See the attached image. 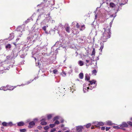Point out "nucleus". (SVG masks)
<instances>
[{
    "label": "nucleus",
    "mask_w": 132,
    "mask_h": 132,
    "mask_svg": "<svg viewBox=\"0 0 132 132\" xmlns=\"http://www.w3.org/2000/svg\"><path fill=\"white\" fill-rule=\"evenodd\" d=\"M110 28L109 27H107L106 29L105 28H103L104 31L101 38V40L103 42H106L107 39L110 38L111 34L110 32Z\"/></svg>",
    "instance_id": "1"
},
{
    "label": "nucleus",
    "mask_w": 132,
    "mask_h": 132,
    "mask_svg": "<svg viewBox=\"0 0 132 132\" xmlns=\"http://www.w3.org/2000/svg\"><path fill=\"white\" fill-rule=\"evenodd\" d=\"M89 82L90 83L89 85V87H87V90L90 89L92 90V89L96 87V81L95 80H93L92 81H89Z\"/></svg>",
    "instance_id": "2"
},
{
    "label": "nucleus",
    "mask_w": 132,
    "mask_h": 132,
    "mask_svg": "<svg viewBox=\"0 0 132 132\" xmlns=\"http://www.w3.org/2000/svg\"><path fill=\"white\" fill-rule=\"evenodd\" d=\"M19 50L17 48H14L12 51L11 55H12L13 58L16 57L18 55V53H19Z\"/></svg>",
    "instance_id": "3"
},
{
    "label": "nucleus",
    "mask_w": 132,
    "mask_h": 132,
    "mask_svg": "<svg viewBox=\"0 0 132 132\" xmlns=\"http://www.w3.org/2000/svg\"><path fill=\"white\" fill-rule=\"evenodd\" d=\"M32 35H31L30 34H29L28 35V36L27 37V39L29 40H30V41L32 39V38L34 37V35L35 36V37L37 36L38 35V32H37V33L35 32H32Z\"/></svg>",
    "instance_id": "4"
},
{
    "label": "nucleus",
    "mask_w": 132,
    "mask_h": 132,
    "mask_svg": "<svg viewBox=\"0 0 132 132\" xmlns=\"http://www.w3.org/2000/svg\"><path fill=\"white\" fill-rule=\"evenodd\" d=\"M19 52L20 56L21 58H24L27 55V53H26V51L25 50H20L19 51Z\"/></svg>",
    "instance_id": "5"
},
{
    "label": "nucleus",
    "mask_w": 132,
    "mask_h": 132,
    "mask_svg": "<svg viewBox=\"0 0 132 132\" xmlns=\"http://www.w3.org/2000/svg\"><path fill=\"white\" fill-rule=\"evenodd\" d=\"M64 40V39L63 38H62L59 41H57L56 43L51 48L52 50V49L54 47V46H59L61 47V43H62V42H61V41L63 42V41Z\"/></svg>",
    "instance_id": "6"
},
{
    "label": "nucleus",
    "mask_w": 132,
    "mask_h": 132,
    "mask_svg": "<svg viewBox=\"0 0 132 132\" xmlns=\"http://www.w3.org/2000/svg\"><path fill=\"white\" fill-rule=\"evenodd\" d=\"M21 86L20 85H18L17 86H13L9 85H7L6 86V90H13L17 86Z\"/></svg>",
    "instance_id": "7"
},
{
    "label": "nucleus",
    "mask_w": 132,
    "mask_h": 132,
    "mask_svg": "<svg viewBox=\"0 0 132 132\" xmlns=\"http://www.w3.org/2000/svg\"><path fill=\"white\" fill-rule=\"evenodd\" d=\"M83 129V127L81 126H79L76 127V129L78 132H82Z\"/></svg>",
    "instance_id": "8"
},
{
    "label": "nucleus",
    "mask_w": 132,
    "mask_h": 132,
    "mask_svg": "<svg viewBox=\"0 0 132 132\" xmlns=\"http://www.w3.org/2000/svg\"><path fill=\"white\" fill-rule=\"evenodd\" d=\"M128 125L127 123L125 122H123L122 123V124L120 125V128L125 130V129H123L124 127H127Z\"/></svg>",
    "instance_id": "9"
},
{
    "label": "nucleus",
    "mask_w": 132,
    "mask_h": 132,
    "mask_svg": "<svg viewBox=\"0 0 132 132\" xmlns=\"http://www.w3.org/2000/svg\"><path fill=\"white\" fill-rule=\"evenodd\" d=\"M50 14V13H48V16L47 18H46L44 20L46 22H49L52 20L51 17L49 16Z\"/></svg>",
    "instance_id": "10"
},
{
    "label": "nucleus",
    "mask_w": 132,
    "mask_h": 132,
    "mask_svg": "<svg viewBox=\"0 0 132 132\" xmlns=\"http://www.w3.org/2000/svg\"><path fill=\"white\" fill-rule=\"evenodd\" d=\"M29 124L28 127L32 128L35 125V123L34 121H32L29 122Z\"/></svg>",
    "instance_id": "11"
},
{
    "label": "nucleus",
    "mask_w": 132,
    "mask_h": 132,
    "mask_svg": "<svg viewBox=\"0 0 132 132\" xmlns=\"http://www.w3.org/2000/svg\"><path fill=\"white\" fill-rule=\"evenodd\" d=\"M95 125H97L99 126H103L104 125V123L102 122H94Z\"/></svg>",
    "instance_id": "12"
},
{
    "label": "nucleus",
    "mask_w": 132,
    "mask_h": 132,
    "mask_svg": "<svg viewBox=\"0 0 132 132\" xmlns=\"http://www.w3.org/2000/svg\"><path fill=\"white\" fill-rule=\"evenodd\" d=\"M48 27V26L47 25L46 26H44L42 27V29L44 30L45 31V32L47 34H48V32L47 31H46V28H47Z\"/></svg>",
    "instance_id": "13"
},
{
    "label": "nucleus",
    "mask_w": 132,
    "mask_h": 132,
    "mask_svg": "<svg viewBox=\"0 0 132 132\" xmlns=\"http://www.w3.org/2000/svg\"><path fill=\"white\" fill-rule=\"evenodd\" d=\"M14 33H13L12 32L10 34V37H9V40H12L14 38Z\"/></svg>",
    "instance_id": "14"
},
{
    "label": "nucleus",
    "mask_w": 132,
    "mask_h": 132,
    "mask_svg": "<svg viewBox=\"0 0 132 132\" xmlns=\"http://www.w3.org/2000/svg\"><path fill=\"white\" fill-rule=\"evenodd\" d=\"M17 125L19 126H23L24 124L23 121H21L17 123Z\"/></svg>",
    "instance_id": "15"
},
{
    "label": "nucleus",
    "mask_w": 132,
    "mask_h": 132,
    "mask_svg": "<svg viewBox=\"0 0 132 132\" xmlns=\"http://www.w3.org/2000/svg\"><path fill=\"white\" fill-rule=\"evenodd\" d=\"M31 19H32L31 17H30L25 22H24L23 24L24 25H25L30 21V20Z\"/></svg>",
    "instance_id": "16"
},
{
    "label": "nucleus",
    "mask_w": 132,
    "mask_h": 132,
    "mask_svg": "<svg viewBox=\"0 0 132 132\" xmlns=\"http://www.w3.org/2000/svg\"><path fill=\"white\" fill-rule=\"evenodd\" d=\"M14 58L12 55H11L7 56L6 57V59L7 60H10Z\"/></svg>",
    "instance_id": "17"
},
{
    "label": "nucleus",
    "mask_w": 132,
    "mask_h": 132,
    "mask_svg": "<svg viewBox=\"0 0 132 132\" xmlns=\"http://www.w3.org/2000/svg\"><path fill=\"white\" fill-rule=\"evenodd\" d=\"M109 5L110 7L112 8H114L116 6L115 4L114 3L112 2L110 3Z\"/></svg>",
    "instance_id": "18"
},
{
    "label": "nucleus",
    "mask_w": 132,
    "mask_h": 132,
    "mask_svg": "<svg viewBox=\"0 0 132 132\" xmlns=\"http://www.w3.org/2000/svg\"><path fill=\"white\" fill-rule=\"evenodd\" d=\"M78 64L80 66H82L84 65L83 62L81 60L79 61L78 62Z\"/></svg>",
    "instance_id": "19"
},
{
    "label": "nucleus",
    "mask_w": 132,
    "mask_h": 132,
    "mask_svg": "<svg viewBox=\"0 0 132 132\" xmlns=\"http://www.w3.org/2000/svg\"><path fill=\"white\" fill-rule=\"evenodd\" d=\"M90 79V77L88 75L86 74L85 75V80L87 81H88Z\"/></svg>",
    "instance_id": "20"
},
{
    "label": "nucleus",
    "mask_w": 132,
    "mask_h": 132,
    "mask_svg": "<svg viewBox=\"0 0 132 132\" xmlns=\"http://www.w3.org/2000/svg\"><path fill=\"white\" fill-rule=\"evenodd\" d=\"M83 74L82 73H80L79 74V77L80 79H82L83 78Z\"/></svg>",
    "instance_id": "21"
},
{
    "label": "nucleus",
    "mask_w": 132,
    "mask_h": 132,
    "mask_svg": "<svg viewBox=\"0 0 132 132\" xmlns=\"http://www.w3.org/2000/svg\"><path fill=\"white\" fill-rule=\"evenodd\" d=\"M6 86H2L0 88V90L6 91Z\"/></svg>",
    "instance_id": "22"
},
{
    "label": "nucleus",
    "mask_w": 132,
    "mask_h": 132,
    "mask_svg": "<svg viewBox=\"0 0 132 132\" xmlns=\"http://www.w3.org/2000/svg\"><path fill=\"white\" fill-rule=\"evenodd\" d=\"M11 47V45L10 44H8L5 46V48L7 50L10 48Z\"/></svg>",
    "instance_id": "23"
},
{
    "label": "nucleus",
    "mask_w": 132,
    "mask_h": 132,
    "mask_svg": "<svg viewBox=\"0 0 132 132\" xmlns=\"http://www.w3.org/2000/svg\"><path fill=\"white\" fill-rule=\"evenodd\" d=\"M100 45H101V46L100 49L101 50V52H102V50L103 48V47H104V44L102 43H100Z\"/></svg>",
    "instance_id": "24"
},
{
    "label": "nucleus",
    "mask_w": 132,
    "mask_h": 132,
    "mask_svg": "<svg viewBox=\"0 0 132 132\" xmlns=\"http://www.w3.org/2000/svg\"><path fill=\"white\" fill-rule=\"evenodd\" d=\"M65 30L68 33H69L70 32V27L69 26H67L65 28Z\"/></svg>",
    "instance_id": "25"
},
{
    "label": "nucleus",
    "mask_w": 132,
    "mask_h": 132,
    "mask_svg": "<svg viewBox=\"0 0 132 132\" xmlns=\"http://www.w3.org/2000/svg\"><path fill=\"white\" fill-rule=\"evenodd\" d=\"M22 29V28L21 26L18 27L17 28L16 30L18 31H20Z\"/></svg>",
    "instance_id": "26"
},
{
    "label": "nucleus",
    "mask_w": 132,
    "mask_h": 132,
    "mask_svg": "<svg viewBox=\"0 0 132 132\" xmlns=\"http://www.w3.org/2000/svg\"><path fill=\"white\" fill-rule=\"evenodd\" d=\"M107 125H112L111 121H108L106 122Z\"/></svg>",
    "instance_id": "27"
},
{
    "label": "nucleus",
    "mask_w": 132,
    "mask_h": 132,
    "mask_svg": "<svg viewBox=\"0 0 132 132\" xmlns=\"http://www.w3.org/2000/svg\"><path fill=\"white\" fill-rule=\"evenodd\" d=\"M58 29H61L62 30L63 29V25L62 24L60 23L58 26Z\"/></svg>",
    "instance_id": "28"
},
{
    "label": "nucleus",
    "mask_w": 132,
    "mask_h": 132,
    "mask_svg": "<svg viewBox=\"0 0 132 132\" xmlns=\"http://www.w3.org/2000/svg\"><path fill=\"white\" fill-rule=\"evenodd\" d=\"M41 121L40 124L43 125H46L47 124L46 122L44 121Z\"/></svg>",
    "instance_id": "29"
},
{
    "label": "nucleus",
    "mask_w": 132,
    "mask_h": 132,
    "mask_svg": "<svg viewBox=\"0 0 132 132\" xmlns=\"http://www.w3.org/2000/svg\"><path fill=\"white\" fill-rule=\"evenodd\" d=\"M97 72V71L96 69H94L92 71V74H94L95 75H96V73Z\"/></svg>",
    "instance_id": "30"
},
{
    "label": "nucleus",
    "mask_w": 132,
    "mask_h": 132,
    "mask_svg": "<svg viewBox=\"0 0 132 132\" xmlns=\"http://www.w3.org/2000/svg\"><path fill=\"white\" fill-rule=\"evenodd\" d=\"M61 75L63 77H65L66 75V73L65 72L63 71L61 73Z\"/></svg>",
    "instance_id": "31"
},
{
    "label": "nucleus",
    "mask_w": 132,
    "mask_h": 132,
    "mask_svg": "<svg viewBox=\"0 0 132 132\" xmlns=\"http://www.w3.org/2000/svg\"><path fill=\"white\" fill-rule=\"evenodd\" d=\"M2 125L4 126H7V123L6 122H4L2 123Z\"/></svg>",
    "instance_id": "32"
},
{
    "label": "nucleus",
    "mask_w": 132,
    "mask_h": 132,
    "mask_svg": "<svg viewBox=\"0 0 132 132\" xmlns=\"http://www.w3.org/2000/svg\"><path fill=\"white\" fill-rule=\"evenodd\" d=\"M119 8L118 7L117 10L115 14L114 15H111V17H113L114 18L116 16V15H117L116 13H117V12H118V11H119Z\"/></svg>",
    "instance_id": "33"
},
{
    "label": "nucleus",
    "mask_w": 132,
    "mask_h": 132,
    "mask_svg": "<svg viewBox=\"0 0 132 132\" xmlns=\"http://www.w3.org/2000/svg\"><path fill=\"white\" fill-rule=\"evenodd\" d=\"M20 131V132H26L27 130L26 129H21L19 130Z\"/></svg>",
    "instance_id": "34"
},
{
    "label": "nucleus",
    "mask_w": 132,
    "mask_h": 132,
    "mask_svg": "<svg viewBox=\"0 0 132 132\" xmlns=\"http://www.w3.org/2000/svg\"><path fill=\"white\" fill-rule=\"evenodd\" d=\"M13 125V124L11 122H10L7 123V126H12Z\"/></svg>",
    "instance_id": "35"
},
{
    "label": "nucleus",
    "mask_w": 132,
    "mask_h": 132,
    "mask_svg": "<svg viewBox=\"0 0 132 132\" xmlns=\"http://www.w3.org/2000/svg\"><path fill=\"white\" fill-rule=\"evenodd\" d=\"M53 72L54 74H57L58 72V70L56 69H55L53 70Z\"/></svg>",
    "instance_id": "36"
},
{
    "label": "nucleus",
    "mask_w": 132,
    "mask_h": 132,
    "mask_svg": "<svg viewBox=\"0 0 132 132\" xmlns=\"http://www.w3.org/2000/svg\"><path fill=\"white\" fill-rule=\"evenodd\" d=\"M59 117L58 116H56L53 119V121H54L55 120H57V119H59Z\"/></svg>",
    "instance_id": "37"
},
{
    "label": "nucleus",
    "mask_w": 132,
    "mask_h": 132,
    "mask_svg": "<svg viewBox=\"0 0 132 132\" xmlns=\"http://www.w3.org/2000/svg\"><path fill=\"white\" fill-rule=\"evenodd\" d=\"M91 124L90 123H89L87 124L86 125V127L87 128H89L91 126Z\"/></svg>",
    "instance_id": "38"
},
{
    "label": "nucleus",
    "mask_w": 132,
    "mask_h": 132,
    "mask_svg": "<svg viewBox=\"0 0 132 132\" xmlns=\"http://www.w3.org/2000/svg\"><path fill=\"white\" fill-rule=\"evenodd\" d=\"M52 117V115L51 114L48 115L47 116V118L48 119H49L51 118Z\"/></svg>",
    "instance_id": "39"
},
{
    "label": "nucleus",
    "mask_w": 132,
    "mask_h": 132,
    "mask_svg": "<svg viewBox=\"0 0 132 132\" xmlns=\"http://www.w3.org/2000/svg\"><path fill=\"white\" fill-rule=\"evenodd\" d=\"M41 118H42V119L40 120V121H45L46 120V117H43Z\"/></svg>",
    "instance_id": "40"
},
{
    "label": "nucleus",
    "mask_w": 132,
    "mask_h": 132,
    "mask_svg": "<svg viewBox=\"0 0 132 132\" xmlns=\"http://www.w3.org/2000/svg\"><path fill=\"white\" fill-rule=\"evenodd\" d=\"M44 129L45 130H47L50 127H49L48 126H46L44 127Z\"/></svg>",
    "instance_id": "41"
},
{
    "label": "nucleus",
    "mask_w": 132,
    "mask_h": 132,
    "mask_svg": "<svg viewBox=\"0 0 132 132\" xmlns=\"http://www.w3.org/2000/svg\"><path fill=\"white\" fill-rule=\"evenodd\" d=\"M95 49L94 48L93 49V50L92 51V53L91 54V55H94L95 54Z\"/></svg>",
    "instance_id": "42"
},
{
    "label": "nucleus",
    "mask_w": 132,
    "mask_h": 132,
    "mask_svg": "<svg viewBox=\"0 0 132 132\" xmlns=\"http://www.w3.org/2000/svg\"><path fill=\"white\" fill-rule=\"evenodd\" d=\"M85 27L84 25H83L81 26V28H80V30L82 31L85 29Z\"/></svg>",
    "instance_id": "43"
},
{
    "label": "nucleus",
    "mask_w": 132,
    "mask_h": 132,
    "mask_svg": "<svg viewBox=\"0 0 132 132\" xmlns=\"http://www.w3.org/2000/svg\"><path fill=\"white\" fill-rule=\"evenodd\" d=\"M55 125L54 124H50V127L51 128H53L55 126Z\"/></svg>",
    "instance_id": "44"
},
{
    "label": "nucleus",
    "mask_w": 132,
    "mask_h": 132,
    "mask_svg": "<svg viewBox=\"0 0 132 132\" xmlns=\"http://www.w3.org/2000/svg\"><path fill=\"white\" fill-rule=\"evenodd\" d=\"M59 123V122L57 120H56L54 122V124L55 125H58Z\"/></svg>",
    "instance_id": "45"
},
{
    "label": "nucleus",
    "mask_w": 132,
    "mask_h": 132,
    "mask_svg": "<svg viewBox=\"0 0 132 132\" xmlns=\"http://www.w3.org/2000/svg\"><path fill=\"white\" fill-rule=\"evenodd\" d=\"M113 128L115 129H119L120 128V127H119L118 126H114L113 127Z\"/></svg>",
    "instance_id": "46"
},
{
    "label": "nucleus",
    "mask_w": 132,
    "mask_h": 132,
    "mask_svg": "<svg viewBox=\"0 0 132 132\" xmlns=\"http://www.w3.org/2000/svg\"><path fill=\"white\" fill-rule=\"evenodd\" d=\"M34 80H30L28 81L27 83L26 84H27V85L29 84L31 82H32V81Z\"/></svg>",
    "instance_id": "47"
},
{
    "label": "nucleus",
    "mask_w": 132,
    "mask_h": 132,
    "mask_svg": "<svg viewBox=\"0 0 132 132\" xmlns=\"http://www.w3.org/2000/svg\"><path fill=\"white\" fill-rule=\"evenodd\" d=\"M128 124L131 126H132V122L130 121H128L127 122Z\"/></svg>",
    "instance_id": "48"
},
{
    "label": "nucleus",
    "mask_w": 132,
    "mask_h": 132,
    "mask_svg": "<svg viewBox=\"0 0 132 132\" xmlns=\"http://www.w3.org/2000/svg\"><path fill=\"white\" fill-rule=\"evenodd\" d=\"M61 42H62V43H61V47H62L63 48H64L65 46H63V44H64L63 40V42L62 41H61Z\"/></svg>",
    "instance_id": "49"
},
{
    "label": "nucleus",
    "mask_w": 132,
    "mask_h": 132,
    "mask_svg": "<svg viewBox=\"0 0 132 132\" xmlns=\"http://www.w3.org/2000/svg\"><path fill=\"white\" fill-rule=\"evenodd\" d=\"M55 130H56L55 129V128H53L51 130L50 132H53L54 131H55Z\"/></svg>",
    "instance_id": "50"
},
{
    "label": "nucleus",
    "mask_w": 132,
    "mask_h": 132,
    "mask_svg": "<svg viewBox=\"0 0 132 132\" xmlns=\"http://www.w3.org/2000/svg\"><path fill=\"white\" fill-rule=\"evenodd\" d=\"M110 128H111L110 127H106L105 128V130L106 131H108Z\"/></svg>",
    "instance_id": "51"
},
{
    "label": "nucleus",
    "mask_w": 132,
    "mask_h": 132,
    "mask_svg": "<svg viewBox=\"0 0 132 132\" xmlns=\"http://www.w3.org/2000/svg\"><path fill=\"white\" fill-rule=\"evenodd\" d=\"M76 26L77 28H79L80 27V25L78 23H77Z\"/></svg>",
    "instance_id": "52"
},
{
    "label": "nucleus",
    "mask_w": 132,
    "mask_h": 132,
    "mask_svg": "<svg viewBox=\"0 0 132 132\" xmlns=\"http://www.w3.org/2000/svg\"><path fill=\"white\" fill-rule=\"evenodd\" d=\"M101 129L102 130H104L105 129V127H104L102 126L101 127Z\"/></svg>",
    "instance_id": "53"
},
{
    "label": "nucleus",
    "mask_w": 132,
    "mask_h": 132,
    "mask_svg": "<svg viewBox=\"0 0 132 132\" xmlns=\"http://www.w3.org/2000/svg\"><path fill=\"white\" fill-rule=\"evenodd\" d=\"M38 128L39 129H40L42 128V127L41 126H39L38 127Z\"/></svg>",
    "instance_id": "54"
},
{
    "label": "nucleus",
    "mask_w": 132,
    "mask_h": 132,
    "mask_svg": "<svg viewBox=\"0 0 132 132\" xmlns=\"http://www.w3.org/2000/svg\"><path fill=\"white\" fill-rule=\"evenodd\" d=\"M47 0H44L43 2L41 3L43 4L44 3H45L46 2Z\"/></svg>",
    "instance_id": "55"
},
{
    "label": "nucleus",
    "mask_w": 132,
    "mask_h": 132,
    "mask_svg": "<svg viewBox=\"0 0 132 132\" xmlns=\"http://www.w3.org/2000/svg\"><path fill=\"white\" fill-rule=\"evenodd\" d=\"M61 122L62 123L63 122L64 120L63 119H62L61 120Z\"/></svg>",
    "instance_id": "56"
},
{
    "label": "nucleus",
    "mask_w": 132,
    "mask_h": 132,
    "mask_svg": "<svg viewBox=\"0 0 132 132\" xmlns=\"http://www.w3.org/2000/svg\"><path fill=\"white\" fill-rule=\"evenodd\" d=\"M112 21L111 22H110V25L111 27V25L112 24Z\"/></svg>",
    "instance_id": "57"
},
{
    "label": "nucleus",
    "mask_w": 132,
    "mask_h": 132,
    "mask_svg": "<svg viewBox=\"0 0 132 132\" xmlns=\"http://www.w3.org/2000/svg\"><path fill=\"white\" fill-rule=\"evenodd\" d=\"M89 60H86V62L87 63L89 62Z\"/></svg>",
    "instance_id": "58"
},
{
    "label": "nucleus",
    "mask_w": 132,
    "mask_h": 132,
    "mask_svg": "<svg viewBox=\"0 0 132 132\" xmlns=\"http://www.w3.org/2000/svg\"><path fill=\"white\" fill-rule=\"evenodd\" d=\"M38 77H35L34 78V79L33 80H34V79H38Z\"/></svg>",
    "instance_id": "59"
},
{
    "label": "nucleus",
    "mask_w": 132,
    "mask_h": 132,
    "mask_svg": "<svg viewBox=\"0 0 132 132\" xmlns=\"http://www.w3.org/2000/svg\"><path fill=\"white\" fill-rule=\"evenodd\" d=\"M94 126H92L91 127V128L92 129H93L94 128Z\"/></svg>",
    "instance_id": "60"
},
{
    "label": "nucleus",
    "mask_w": 132,
    "mask_h": 132,
    "mask_svg": "<svg viewBox=\"0 0 132 132\" xmlns=\"http://www.w3.org/2000/svg\"><path fill=\"white\" fill-rule=\"evenodd\" d=\"M22 35V34H21L19 35L18 37H21V36Z\"/></svg>",
    "instance_id": "61"
},
{
    "label": "nucleus",
    "mask_w": 132,
    "mask_h": 132,
    "mask_svg": "<svg viewBox=\"0 0 132 132\" xmlns=\"http://www.w3.org/2000/svg\"><path fill=\"white\" fill-rule=\"evenodd\" d=\"M64 126V125L63 124H62L61 125V127H63Z\"/></svg>",
    "instance_id": "62"
},
{
    "label": "nucleus",
    "mask_w": 132,
    "mask_h": 132,
    "mask_svg": "<svg viewBox=\"0 0 132 132\" xmlns=\"http://www.w3.org/2000/svg\"><path fill=\"white\" fill-rule=\"evenodd\" d=\"M76 56H77L78 55V53L77 52H76Z\"/></svg>",
    "instance_id": "63"
},
{
    "label": "nucleus",
    "mask_w": 132,
    "mask_h": 132,
    "mask_svg": "<svg viewBox=\"0 0 132 132\" xmlns=\"http://www.w3.org/2000/svg\"><path fill=\"white\" fill-rule=\"evenodd\" d=\"M19 38H18L16 39V40L17 41L18 40H19Z\"/></svg>",
    "instance_id": "64"
}]
</instances>
